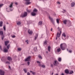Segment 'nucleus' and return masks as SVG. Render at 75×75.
<instances>
[{
    "label": "nucleus",
    "instance_id": "f257e3e1",
    "mask_svg": "<svg viewBox=\"0 0 75 75\" xmlns=\"http://www.w3.org/2000/svg\"><path fill=\"white\" fill-rule=\"evenodd\" d=\"M60 47L62 50H65V48L67 47V45L65 43H62L60 45Z\"/></svg>",
    "mask_w": 75,
    "mask_h": 75
},
{
    "label": "nucleus",
    "instance_id": "f03ea898",
    "mask_svg": "<svg viewBox=\"0 0 75 75\" xmlns=\"http://www.w3.org/2000/svg\"><path fill=\"white\" fill-rule=\"evenodd\" d=\"M27 12H25L23 13V15H21L20 16L22 18H24V17H25L27 16Z\"/></svg>",
    "mask_w": 75,
    "mask_h": 75
},
{
    "label": "nucleus",
    "instance_id": "7ed1b4c3",
    "mask_svg": "<svg viewBox=\"0 0 75 75\" xmlns=\"http://www.w3.org/2000/svg\"><path fill=\"white\" fill-rule=\"evenodd\" d=\"M49 19L50 20V21H51V22L53 23L54 25H55V22L54 21L53 18H52L51 17H50V16H49Z\"/></svg>",
    "mask_w": 75,
    "mask_h": 75
},
{
    "label": "nucleus",
    "instance_id": "20e7f679",
    "mask_svg": "<svg viewBox=\"0 0 75 75\" xmlns=\"http://www.w3.org/2000/svg\"><path fill=\"white\" fill-rule=\"evenodd\" d=\"M31 59V56H29L27 57V58L25 59V61L27 62V61H30Z\"/></svg>",
    "mask_w": 75,
    "mask_h": 75
},
{
    "label": "nucleus",
    "instance_id": "39448f33",
    "mask_svg": "<svg viewBox=\"0 0 75 75\" xmlns=\"http://www.w3.org/2000/svg\"><path fill=\"white\" fill-rule=\"evenodd\" d=\"M13 3H11V4L9 6L10 7L9 10H10V11H13V9H12L13 8Z\"/></svg>",
    "mask_w": 75,
    "mask_h": 75
},
{
    "label": "nucleus",
    "instance_id": "423d86ee",
    "mask_svg": "<svg viewBox=\"0 0 75 75\" xmlns=\"http://www.w3.org/2000/svg\"><path fill=\"white\" fill-rule=\"evenodd\" d=\"M4 71L1 70H0V75H4Z\"/></svg>",
    "mask_w": 75,
    "mask_h": 75
},
{
    "label": "nucleus",
    "instance_id": "0eeeda50",
    "mask_svg": "<svg viewBox=\"0 0 75 75\" xmlns=\"http://www.w3.org/2000/svg\"><path fill=\"white\" fill-rule=\"evenodd\" d=\"M61 33H62V32L60 31V33L58 32L57 33V37H58V38H59V37H60V35H61Z\"/></svg>",
    "mask_w": 75,
    "mask_h": 75
},
{
    "label": "nucleus",
    "instance_id": "6e6552de",
    "mask_svg": "<svg viewBox=\"0 0 75 75\" xmlns=\"http://www.w3.org/2000/svg\"><path fill=\"white\" fill-rule=\"evenodd\" d=\"M26 2H25V4L26 5H29V4H31V2L28 1H26Z\"/></svg>",
    "mask_w": 75,
    "mask_h": 75
},
{
    "label": "nucleus",
    "instance_id": "1a4fd4ad",
    "mask_svg": "<svg viewBox=\"0 0 75 75\" xmlns=\"http://www.w3.org/2000/svg\"><path fill=\"white\" fill-rule=\"evenodd\" d=\"M75 3L74 2H72L71 3V7H74V6H75Z\"/></svg>",
    "mask_w": 75,
    "mask_h": 75
},
{
    "label": "nucleus",
    "instance_id": "9d476101",
    "mask_svg": "<svg viewBox=\"0 0 75 75\" xmlns=\"http://www.w3.org/2000/svg\"><path fill=\"white\" fill-rule=\"evenodd\" d=\"M38 34H36L35 35V40H37V38H38Z\"/></svg>",
    "mask_w": 75,
    "mask_h": 75
},
{
    "label": "nucleus",
    "instance_id": "9b49d317",
    "mask_svg": "<svg viewBox=\"0 0 75 75\" xmlns=\"http://www.w3.org/2000/svg\"><path fill=\"white\" fill-rule=\"evenodd\" d=\"M8 49H6V48H5L4 49V52H7L8 51Z\"/></svg>",
    "mask_w": 75,
    "mask_h": 75
},
{
    "label": "nucleus",
    "instance_id": "f8f14e48",
    "mask_svg": "<svg viewBox=\"0 0 75 75\" xmlns=\"http://www.w3.org/2000/svg\"><path fill=\"white\" fill-rule=\"evenodd\" d=\"M31 15H32V16H35L36 15V13L34 12H32L31 13Z\"/></svg>",
    "mask_w": 75,
    "mask_h": 75
},
{
    "label": "nucleus",
    "instance_id": "ddd939ff",
    "mask_svg": "<svg viewBox=\"0 0 75 75\" xmlns=\"http://www.w3.org/2000/svg\"><path fill=\"white\" fill-rule=\"evenodd\" d=\"M38 24L39 25H41L42 24V21H39L38 22Z\"/></svg>",
    "mask_w": 75,
    "mask_h": 75
},
{
    "label": "nucleus",
    "instance_id": "4468645a",
    "mask_svg": "<svg viewBox=\"0 0 75 75\" xmlns=\"http://www.w3.org/2000/svg\"><path fill=\"white\" fill-rule=\"evenodd\" d=\"M4 33H3V31H0V35L1 36H3Z\"/></svg>",
    "mask_w": 75,
    "mask_h": 75
},
{
    "label": "nucleus",
    "instance_id": "2eb2a0df",
    "mask_svg": "<svg viewBox=\"0 0 75 75\" xmlns=\"http://www.w3.org/2000/svg\"><path fill=\"white\" fill-rule=\"evenodd\" d=\"M9 42V41H6L5 42V45L6 46H7V45L8 44Z\"/></svg>",
    "mask_w": 75,
    "mask_h": 75
},
{
    "label": "nucleus",
    "instance_id": "dca6fc26",
    "mask_svg": "<svg viewBox=\"0 0 75 75\" xmlns=\"http://www.w3.org/2000/svg\"><path fill=\"white\" fill-rule=\"evenodd\" d=\"M69 73V70L68 69H66L65 70V73L67 74H68Z\"/></svg>",
    "mask_w": 75,
    "mask_h": 75
},
{
    "label": "nucleus",
    "instance_id": "f3484780",
    "mask_svg": "<svg viewBox=\"0 0 75 75\" xmlns=\"http://www.w3.org/2000/svg\"><path fill=\"white\" fill-rule=\"evenodd\" d=\"M58 60L59 62H61V61H62V59L61 57H59L58 59Z\"/></svg>",
    "mask_w": 75,
    "mask_h": 75
},
{
    "label": "nucleus",
    "instance_id": "a211bd4d",
    "mask_svg": "<svg viewBox=\"0 0 75 75\" xmlns=\"http://www.w3.org/2000/svg\"><path fill=\"white\" fill-rule=\"evenodd\" d=\"M67 20H65L63 21V23L64 24H67Z\"/></svg>",
    "mask_w": 75,
    "mask_h": 75
},
{
    "label": "nucleus",
    "instance_id": "6ab92c4d",
    "mask_svg": "<svg viewBox=\"0 0 75 75\" xmlns=\"http://www.w3.org/2000/svg\"><path fill=\"white\" fill-rule=\"evenodd\" d=\"M28 33L29 34H33V31H29V30L28 31Z\"/></svg>",
    "mask_w": 75,
    "mask_h": 75
},
{
    "label": "nucleus",
    "instance_id": "aec40b11",
    "mask_svg": "<svg viewBox=\"0 0 75 75\" xmlns=\"http://www.w3.org/2000/svg\"><path fill=\"white\" fill-rule=\"evenodd\" d=\"M7 59L8 60V61H11V60H12L11 58V57H8Z\"/></svg>",
    "mask_w": 75,
    "mask_h": 75
},
{
    "label": "nucleus",
    "instance_id": "412c9836",
    "mask_svg": "<svg viewBox=\"0 0 75 75\" xmlns=\"http://www.w3.org/2000/svg\"><path fill=\"white\" fill-rule=\"evenodd\" d=\"M48 43V42H47V40H45L43 43V44L45 45H47V43Z\"/></svg>",
    "mask_w": 75,
    "mask_h": 75
},
{
    "label": "nucleus",
    "instance_id": "4be33fe9",
    "mask_svg": "<svg viewBox=\"0 0 75 75\" xmlns=\"http://www.w3.org/2000/svg\"><path fill=\"white\" fill-rule=\"evenodd\" d=\"M33 12H34V13H37V9L36 8H35L33 10Z\"/></svg>",
    "mask_w": 75,
    "mask_h": 75
},
{
    "label": "nucleus",
    "instance_id": "5701e85b",
    "mask_svg": "<svg viewBox=\"0 0 75 75\" xmlns=\"http://www.w3.org/2000/svg\"><path fill=\"white\" fill-rule=\"evenodd\" d=\"M30 73H32V74L33 75H35V74H36L35 72H33L32 71H30Z\"/></svg>",
    "mask_w": 75,
    "mask_h": 75
},
{
    "label": "nucleus",
    "instance_id": "b1692460",
    "mask_svg": "<svg viewBox=\"0 0 75 75\" xmlns=\"http://www.w3.org/2000/svg\"><path fill=\"white\" fill-rule=\"evenodd\" d=\"M10 45L8 44L7 47V48L8 50H9V48H10Z\"/></svg>",
    "mask_w": 75,
    "mask_h": 75
},
{
    "label": "nucleus",
    "instance_id": "393cba45",
    "mask_svg": "<svg viewBox=\"0 0 75 75\" xmlns=\"http://www.w3.org/2000/svg\"><path fill=\"white\" fill-rule=\"evenodd\" d=\"M38 57L39 58H40V59H42V57H41V56L40 54H39L38 56Z\"/></svg>",
    "mask_w": 75,
    "mask_h": 75
},
{
    "label": "nucleus",
    "instance_id": "a878e982",
    "mask_svg": "<svg viewBox=\"0 0 75 75\" xmlns=\"http://www.w3.org/2000/svg\"><path fill=\"white\" fill-rule=\"evenodd\" d=\"M48 51L49 52H50V50H51V47L50 46H48Z\"/></svg>",
    "mask_w": 75,
    "mask_h": 75
},
{
    "label": "nucleus",
    "instance_id": "bb28decb",
    "mask_svg": "<svg viewBox=\"0 0 75 75\" xmlns=\"http://www.w3.org/2000/svg\"><path fill=\"white\" fill-rule=\"evenodd\" d=\"M62 36L64 37H66V34H65V33H63L62 34Z\"/></svg>",
    "mask_w": 75,
    "mask_h": 75
},
{
    "label": "nucleus",
    "instance_id": "cd10ccee",
    "mask_svg": "<svg viewBox=\"0 0 75 75\" xmlns=\"http://www.w3.org/2000/svg\"><path fill=\"white\" fill-rule=\"evenodd\" d=\"M57 60H55V61H54L55 64H54V65H55V66L57 65Z\"/></svg>",
    "mask_w": 75,
    "mask_h": 75
},
{
    "label": "nucleus",
    "instance_id": "c85d7f7f",
    "mask_svg": "<svg viewBox=\"0 0 75 75\" xmlns=\"http://www.w3.org/2000/svg\"><path fill=\"white\" fill-rule=\"evenodd\" d=\"M57 52H60L61 51V49L60 48H59V49H57Z\"/></svg>",
    "mask_w": 75,
    "mask_h": 75
},
{
    "label": "nucleus",
    "instance_id": "c756f323",
    "mask_svg": "<svg viewBox=\"0 0 75 75\" xmlns=\"http://www.w3.org/2000/svg\"><path fill=\"white\" fill-rule=\"evenodd\" d=\"M58 30L59 33H60V31H61V29L59 28L58 27Z\"/></svg>",
    "mask_w": 75,
    "mask_h": 75
},
{
    "label": "nucleus",
    "instance_id": "7c9ffc66",
    "mask_svg": "<svg viewBox=\"0 0 75 75\" xmlns=\"http://www.w3.org/2000/svg\"><path fill=\"white\" fill-rule=\"evenodd\" d=\"M74 73V71H71L70 73H69V74H73Z\"/></svg>",
    "mask_w": 75,
    "mask_h": 75
},
{
    "label": "nucleus",
    "instance_id": "2f4dec72",
    "mask_svg": "<svg viewBox=\"0 0 75 75\" xmlns=\"http://www.w3.org/2000/svg\"><path fill=\"white\" fill-rule=\"evenodd\" d=\"M23 71H24L25 73H26L27 72V69H23Z\"/></svg>",
    "mask_w": 75,
    "mask_h": 75
},
{
    "label": "nucleus",
    "instance_id": "473e14b6",
    "mask_svg": "<svg viewBox=\"0 0 75 75\" xmlns=\"http://www.w3.org/2000/svg\"><path fill=\"white\" fill-rule=\"evenodd\" d=\"M17 24L18 25H20V24H21V22H20V21L18 22L17 23Z\"/></svg>",
    "mask_w": 75,
    "mask_h": 75
},
{
    "label": "nucleus",
    "instance_id": "72a5a7b5",
    "mask_svg": "<svg viewBox=\"0 0 75 75\" xmlns=\"http://www.w3.org/2000/svg\"><path fill=\"white\" fill-rule=\"evenodd\" d=\"M56 21L57 23H59V19H57L56 20Z\"/></svg>",
    "mask_w": 75,
    "mask_h": 75
},
{
    "label": "nucleus",
    "instance_id": "f704fd0d",
    "mask_svg": "<svg viewBox=\"0 0 75 75\" xmlns=\"http://www.w3.org/2000/svg\"><path fill=\"white\" fill-rule=\"evenodd\" d=\"M6 64H10V63L8 61H7L6 62Z\"/></svg>",
    "mask_w": 75,
    "mask_h": 75
},
{
    "label": "nucleus",
    "instance_id": "c9c22d12",
    "mask_svg": "<svg viewBox=\"0 0 75 75\" xmlns=\"http://www.w3.org/2000/svg\"><path fill=\"white\" fill-rule=\"evenodd\" d=\"M25 41L27 42L26 43L27 44H29V42H28V40H27Z\"/></svg>",
    "mask_w": 75,
    "mask_h": 75
},
{
    "label": "nucleus",
    "instance_id": "e433bc0d",
    "mask_svg": "<svg viewBox=\"0 0 75 75\" xmlns=\"http://www.w3.org/2000/svg\"><path fill=\"white\" fill-rule=\"evenodd\" d=\"M18 51H21V48H18Z\"/></svg>",
    "mask_w": 75,
    "mask_h": 75
},
{
    "label": "nucleus",
    "instance_id": "4c0bfd02",
    "mask_svg": "<svg viewBox=\"0 0 75 75\" xmlns=\"http://www.w3.org/2000/svg\"><path fill=\"white\" fill-rule=\"evenodd\" d=\"M41 67H42V68H45V66L44 65H42Z\"/></svg>",
    "mask_w": 75,
    "mask_h": 75
},
{
    "label": "nucleus",
    "instance_id": "58836bf2",
    "mask_svg": "<svg viewBox=\"0 0 75 75\" xmlns=\"http://www.w3.org/2000/svg\"><path fill=\"white\" fill-rule=\"evenodd\" d=\"M3 28L4 30L5 31V30H6V27H5V26H4V25Z\"/></svg>",
    "mask_w": 75,
    "mask_h": 75
},
{
    "label": "nucleus",
    "instance_id": "ea45409f",
    "mask_svg": "<svg viewBox=\"0 0 75 75\" xmlns=\"http://www.w3.org/2000/svg\"><path fill=\"white\" fill-rule=\"evenodd\" d=\"M3 21H1L0 22V24H3Z\"/></svg>",
    "mask_w": 75,
    "mask_h": 75
},
{
    "label": "nucleus",
    "instance_id": "a19ab883",
    "mask_svg": "<svg viewBox=\"0 0 75 75\" xmlns=\"http://www.w3.org/2000/svg\"><path fill=\"white\" fill-rule=\"evenodd\" d=\"M12 38H15L16 37V36L15 35H13L12 36Z\"/></svg>",
    "mask_w": 75,
    "mask_h": 75
},
{
    "label": "nucleus",
    "instance_id": "79ce46f5",
    "mask_svg": "<svg viewBox=\"0 0 75 75\" xmlns=\"http://www.w3.org/2000/svg\"><path fill=\"white\" fill-rule=\"evenodd\" d=\"M0 49L1 50H2V47H1V46L0 45Z\"/></svg>",
    "mask_w": 75,
    "mask_h": 75
},
{
    "label": "nucleus",
    "instance_id": "37998d69",
    "mask_svg": "<svg viewBox=\"0 0 75 75\" xmlns=\"http://www.w3.org/2000/svg\"><path fill=\"white\" fill-rule=\"evenodd\" d=\"M4 36H3L2 37V40H3L4 39Z\"/></svg>",
    "mask_w": 75,
    "mask_h": 75
},
{
    "label": "nucleus",
    "instance_id": "c03bdc74",
    "mask_svg": "<svg viewBox=\"0 0 75 75\" xmlns=\"http://www.w3.org/2000/svg\"><path fill=\"white\" fill-rule=\"evenodd\" d=\"M27 75H30V72H28L27 73Z\"/></svg>",
    "mask_w": 75,
    "mask_h": 75
},
{
    "label": "nucleus",
    "instance_id": "a18cd8bd",
    "mask_svg": "<svg viewBox=\"0 0 75 75\" xmlns=\"http://www.w3.org/2000/svg\"><path fill=\"white\" fill-rule=\"evenodd\" d=\"M30 62H28L27 63V64H28V65H30Z\"/></svg>",
    "mask_w": 75,
    "mask_h": 75
},
{
    "label": "nucleus",
    "instance_id": "49530a36",
    "mask_svg": "<svg viewBox=\"0 0 75 75\" xmlns=\"http://www.w3.org/2000/svg\"><path fill=\"white\" fill-rule=\"evenodd\" d=\"M69 52H70V53H71L72 52V50H69Z\"/></svg>",
    "mask_w": 75,
    "mask_h": 75
},
{
    "label": "nucleus",
    "instance_id": "de8ad7c7",
    "mask_svg": "<svg viewBox=\"0 0 75 75\" xmlns=\"http://www.w3.org/2000/svg\"><path fill=\"white\" fill-rule=\"evenodd\" d=\"M37 63H39V64H41V62H39L38 61H37Z\"/></svg>",
    "mask_w": 75,
    "mask_h": 75
},
{
    "label": "nucleus",
    "instance_id": "09e8293b",
    "mask_svg": "<svg viewBox=\"0 0 75 75\" xmlns=\"http://www.w3.org/2000/svg\"><path fill=\"white\" fill-rule=\"evenodd\" d=\"M3 4H0V7H2V6H3Z\"/></svg>",
    "mask_w": 75,
    "mask_h": 75
},
{
    "label": "nucleus",
    "instance_id": "8fccbe9b",
    "mask_svg": "<svg viewBox=\"0 0 75 75\" xmlns=\"http://www.w3.org/2000/svg\"><path fill=\"white\" fill-rule=\"evenodd\" d=\"M53 66H54V65L53 64H51V67L53 68Z\"/></svg>",
    "mask_w": 75,
    "mask_h": 75
},
{
    "label": "nucleus",
    "instance_id": "3c124183",
    "mask_svg": "<svg viewBox=\"0 0 75 75\" xmlns=\"http://www.w3.org/2000/svg\"><path fill=\"white\" fill-rule=\"evenodd\" d=\"M38 65L39 67H41V64H38Z\"/></svg>",
    "mask_w": 75,
    "mask_h": 75
},
{
    "label": "nucleus",
    "instance_id": "603ef678",
    "mask_svg": "<svg viewBox=\"0 0 75 75\" xmlns=\"http://www.w3.org/2000/svg\"><path fill=\"white\" fill-rule=\"evenodd\" d=\"M3 26V24H1L0 23V27H2Z\"/></svg>",
    "mask_w": 75,
    "mask_h": 75
},
{
    "label": "nucleus",
    "instance_id": "864d4df0",
    "mask_svg": "<svg viewBox=\"0 0 75 75\" xmlns=\"http://www.w3.org/2000/svg\"><path fill=\"white\" fill-rule=\"evenodd\" d=\"M63 11H65V12H66V10H65V9H63Z\"/></svg>",
    "mask_w": 75,
    "mask_h": 75
},
{
    "label": "nucleus",
    "instance_id": "5fc2aeb1",
    "mask_svg": "<svg viewBox=\"0 0 75 75\" xmlns=\"http://www.w3.org/2000/svg\"><path fill=\"white\" fill-rule=\"evenodd\" d=\"M15 4L16 5H17L18 4V3L17 2H16L15 3Z\"/></svg>",
    "mask_w": 75,
    "mask_h": 75
},
{
    "label": "nucleus",
    "instance_id": "6e6d98bb",
    "mask_svg": "<svg viewBox=\"0 0 75 75\" xmlns=\"http://www.w3.org/2000/svg\"><path fill=\"white\" fill-rule=\"evenodd\" d=\"M28 13H30V12H31V11L30 10H28Z\"/></svg>",
    "mask_w": 75,
    "mask_h": 75
},
{
    "label": "nucleus",
    "instance_id": "4d7b16f0",
    "mask_svg": "<svg viewBox=\"0 0 75 75\" xmlns=\"http://www.w3.org/2000/svg\"><path fill=\"white\" fill-rule=\"evenodd\" d=\"M57 4H61V3H60V2H57Z\"/></svg>",
    "mask_w": 75,
    "mask_h": 75
},
{
    "label": "nucleus",
    "instance_id": "13d9d810",
    "mask_svg": "<svg viewBox=\"0 0 75 75\" xmlns=\"http://www.w3.org/2000/svg\"><path fill=\"white\" fill-rule=\"evenodd\" d=\"M6 9L7 11L8 12H10V11H7V8H6Z\"/></svg>",
    "mask_w": 75,
    "mask_h": 75
},
{
    "label": "nucleus",
    "instance_id": "bf43d9fd",
    "mask_svg": "<svg viewBox=\"0 0 75 75\" xmlns=\"http://www.w3.org/2000/svg\"><path fill=\"white\" fill-rule=\"evenodd\" d=\"M3 58H4V57H2V59L1 58V61H2V60H3Z\"/></svg>",
    "mask_w": 75,
    "mask_h": 75
},
{
    "label": "nucleus",
    "instance_id": "052dcab7",
    "mask_svg": "<svg viewBox=\"0 0 75 75\" xmlns=\"http://www.w3.org/2000/svg\"><path fill=\"white\" fill-rule=\"evenodd\" d=\"M54 74V73L52 72V74H51V75H53Z\"/></svg>",
    "mask_w": 75,
    "mask_h": 75
},
{
    "label": "nucleus",
    "instance_id": "680f3d73",
    "mask_svg": "<svg viewBox=\"0 0 75 75\" xmlns=\"http://www.w3.org/2000/svg\"><path fill=\"white\" fill-rule=\"evenodd\" d=\"M9 69H11V67H10V66H9Z\"/></svg>",
    "mask_w": 75,
    "mask_h": 75
},
{
    "label": "nucleus",
    "instance_id": "e2e57ef3",
    "mask_svg": "<svg viewBox=\"0 0 75 75\" xmlns=\"http://www.w3.org/2000/svg\"><path fill=\"white\" fill-rule=\"evenodd\" d=\"M67 38H68L69 37V36H68V35H67Z\"/></svg>",
    "mask_w": 75,
    "mask_h": 75
},
{
    "label": "nucleus",
    "instance_id": "0e129e2a",
    "mask_svg": "<svg viewBox=\"0 0 75 75\" xmlns=\"http://www.w3.org/2000/svg\"><path fill=\"white\" fill-rule=\"evenodd\" d=\"M30 0H25V1H30Z\"/></svg>",
    "mask_w": 75,
    "mask_h": 75
},
{
    "label": "nucleus",
    "instance_id": "69168bd1",
    "mask_svg": "<svg viewBox=\"0 0 75 75\" xmlns=\"http://www.w3.org/2000/svg\"><path fill=\"white\" fill-rule=\"evenodd\" d=\"M61 75H64V73H63L61 74Z\"/></svg>",
    "mask_w": 75,
    "mask_h": 75
},
{
    "label": "nucleus",
    "instance_id": "338daca9",
    "mask_svg": "<svg viewBox=\"0 0 75 75\" xmlns=\"http://www.w3.org/2000/svg\"><path fill=\"white\" fill-rule=\"evenodd\" d=\"M42 1H43V2H44V1H45V0H42Z\"/></svg>",
    "mask_w": 75,
    "mask_h": 75
},
{
    "label": "nucleus",
    "instance_id": "774afa93",
    "mask_svg": "<svg viewBox=\"0 0 75 75\" xmlns=\"http://www.w3.org/2000/svg\"><path fill=\"white\" fill-rule=\"evenodd\" d=\"M55 75H58V73H56Z\"/></svg>",
    "mask_w": 75,
    "mask_h": 75
}]
</instances>
